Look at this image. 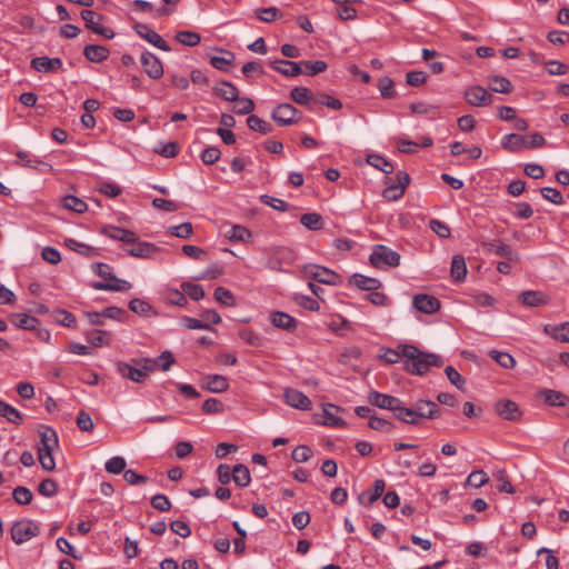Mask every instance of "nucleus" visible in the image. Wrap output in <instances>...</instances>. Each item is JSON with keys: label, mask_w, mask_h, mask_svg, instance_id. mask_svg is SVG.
Instances as JSON below:
<instances>
[{"label": "nucleus", "mask_w": 569, "mask_h": 569, "mask_svg": "<svg viewBox=\"0 0 569 569\" xmlns=\"http://www.w3.org/2000/svg\"><path fill=\"white\" fill-rule=\"evenodd\" d=\"M400 349L402 357L406 358L403 368L411 375L423 376L430 367H441L443 365L441 356L421 351L412 345H401Z\"/></svg>", "instance_id": "f257e3e1"}, {"label": "nucleus", "mask_w": 569, "mask_h": 569, "mask_svg": "<svg viewBox=\"0 0 569 569\" xmlns=\"http://www.w3.org/2000/svg\"><path fill=\"white\" fill-rule=\"evenodd\" d=\"M38 432L40 437L37 448L39 462L44 471H53L56 461L52 452L59 446L58 435L48 426H41Z\"/></svg>", "instance_id": "f03ea898"}, {"label": "nucleus", "mask_w": 569, "mask_h": 569, "mask_svg": "<svg viewBox=\"0 0 569 569\" xmlns=\"http://www.w3.org/2000/svg\"><path fill=\"white\" fill-rule=\"evenodd\" d=\"M545 144L546 139L538 132L530 133L529 136L509 133L506 134L501 140L502 148L511 152H518L522 149L541 148Z\"/></svg>", "instance_id": "7ed1b4c3"}, {"label": "nucleus", "mask_w": 569, "mask_h": 569, "mask_svg": "<svg viewBox=\"0 0 569 569\" xmlns=\"http://www.w3.org/2000/svg\"><path fill=\"white\" fill-rule=\"evenodd\" d=\"M369 261L372 267L378 269L395 268L400 264V254L385 244H376L372 248Z\"/></svg>", "instance_id": "20e7f679"}, {"label": "nucleus", "mask_w": 569, "mask_h": 569, "mask_svg": "<svg viewBox=\"0 0 569 569\" xmlns=\"http://www.w3.org/2000/svg\"><path fill=\"white\" fill-rule=\"evenodd\" d=\"M39 535V525L30 519L16 521L11 527V538L17 545L24 543Z\"/></svg>", "instance_id": "39448f33"}, {"label": "nucleus", "mask_w": 569, "mask_h": 569, "mask_svg": "<svg viewBox=\"0 0 569 569\" xmlns=\"http://www.w3.org/2000/svg\"><path fill=\"white\" fill-rule=\"evenodd\" d=\"M301 118L302 112L290 103H280L271 112V119L282 127L298 123Z\"/></svg>", "instance_id": "423d86ee"}, {"label": "nucleus", "mask_w": 569, "mask_h": 569, "mask_svg": "<svg viewBox=\"0 0 569 569\" xmlns=\"http://www.w3.org/2000/svg\"><path fill=\"white\" fill-rule=\"evenodd\" d=\"M80 16L86 22L87 29L106 39H112L114 37V31L112 29L102 26L104 17L101 13L86 9L81 11Z\"/></svg>", "instance_id": "0eeeda50"}, {"label": "nucleus", "mask_w": 569, "mask_h": 569, "mask_svg": "<svg viewBox=\"0 0 569 569\" xmlns=\"http://www.w3.org/2000/svg\"><path fill=\"white\" fill-rule=\"evenodd\" d=\"M295 252L287 247H278L273 248L270 257L267 260V268L274 270V271H281L282 264L287 263L290 264L295 261Z\"/></svg>", "instance_id": "6e6552de"}, {"label": "nucleus", "mask_w": 569, "mask_h": 569, "mask_svg": "<svg viewBox=\"0 0 569 569\" xmlns=\"http://www.w3.org/2000/svg\"><path fill=\"white\" fill-rule=\"evenodd\" d=\"M397 183H390L382 191V197L389 201L399 200L406 190V187L410 183V177L405 171H399L396 174Z\"/></svg>", "instance_id": "1a4fd4ad"}, {"label": "nucleus", "mask_w": 569, "mask_h": 569, "mask_svg": "<svg viewBox=\"0 0 569 569\" xmlns=\"http://www.w3.org/2000/svg\"><path fill=\"white\" fill-rule=\"evenodd\" d=\"M117 372L124 379L131 380L137 383L146 381V368H140L137 365H131L126 361H117L114 363Z\"/></svg>", "instance_id": "9d476101"}, {"label": "nucleus", "mask_w": 569, "mask_h": 569, "mask_svg": "<svg viewBox=\"0 0 569 569\" xmlns=\"http://www.w3.org/2000/svg\"><path fill=\"white\" fill-rule=\"evenodd\" d=\"M482 249L488 253H495L496 256L502 257L509 261H518L519 253L512 249L511 246L503 243L502 241H482Z\"/></svg>", "instance_id": "9b49d317"}, {"label": "nucleus", "mask_w": 569, "mask_h": 569, "mask_svg": "<svg viewBox=\"0 0 569 569\" xmlns=\"http://www.w3.org/2000/svg\"><path fill=\"white\" fill-rule=\"evenodd\" d=\"M465 99L472 107L490 106L493 101L492 94L481 86L467 88L465 91Z\"/></svg>", "instance_id": "f8f14e48"}, {"label": "nucleus", "mask_w": 569, "mask_h": 569, "mask_svg": "<svg viewBox=\"0 0 569 569\" xmlns=\"http://www.w3.org/2000/svg\"><path fill=\"white\" fill-rule=\"evenodd\" d=\"M141 64L143 67L144 72L151 78V79H160L163 76V66L160 59L149 52L144 51L141 54Z\"/></svg>", "instance_id": "ddd939ff"}, {"label": "nucleus", "mask_w": 569, "mask_h": 569, "mask_svg": "<svg viewBox=\"0 0 569 569\" xmlns=\"http://www.w3.org/2000/svg\"><path fill=\"white\" fill-rule=\"evenodd\" d=\"M130 246L131 247L128 248L126 252L134 258L151 259L160 251V248L154 243L139 241L138 239L134 242H131Z\"/></svg>", "instance_id": "4468645a"}, {"label": "nucleus", "mask_w": 569, "mask_h": 569, "mask_svg": "<svg viewBox=\"0 0 569 569\" xmlns=\"http://www.w3.org/2000/svg\"><path fill=\"white\" fill-rule=\"evenodd\" d=\"M496 413L505 420L517 421L521 417L518 405L510 399H499L495 403Z\"/></svg>", "instance_id": "2eb2a0df"}, {"label": "nucleus", "mask_w": 569, "mask_h": 569, "mask_svg": "<svg viewBox=\"0 0 569 569\" xmlns=\"http://www.w3.org/2000/svg\"><path fill=\"white\" fill-rule=\"evenodd\" d=\"M136 32L146 41L151 43L158 49H161L163 51H170V47L168 43L162 39V37L152 30L148 24L146 23H137L134 26Z\"/></svg>", "instance_id": "dca6fc26"}, {"label": "nucleus", "mask_w": 569, "mask_h": 569, "mask_svg": "<svg viewBox=\"0 0 569 569\" xmlns=\"http://www.w3.org/2000/svg\"><path fill=\"white\" fill-rule=\"evenodd\" d=\"M412 306L422 313L432 315L440 309V301L433 296L419 293L413 297Z\"/></svg>", "instance_id": "f3484780"}, {"label": "nucleus", "mask_w": 569, "mask_h": 569, "mask_svg": "<svg viewBox=\"0 0 569 569\" xmlns=\"http://www.w3.org/2000/svg\"><path fill=\"white\" fill-rule=\"evenodd\" d=\"M287 405L299 410L311 409V400L300 390L287 388L283 392Z\"/></svg>", "instance_id": "a211bd4d"}, {"label": "nucleus", "mask_w": 569, "mask_h": 569, "mask_svg": "<svg viewBox=\"0 0 569 569\" xmlns=\"http://www.w3.org/2000/svg\"><path fill=\"white\" fill-rule=\"evenodd\" d=\"M412 408L419 421L421 419H435L440 416L438 405L431 400L419 399L413 403Z\"/></svg>", "instance_id": "6ab92c4d"}, {"label": "nucleus", "mask_w": 569, "mask_h": 569, "mask_svg": "<svg viewBox=\"0 0 569 569\" xmlns=\"http://www.w3.org/2000/svg\"><path fill=\"white\" fill-rule=\"evenodd\" d=\"M369 402L381 409L391 410L399 409L400 399L390 395L381 393L378 391H371L368 396Z\"/></svg>", "instance_id": "aec40b11"}, {"label": "nucleus", "mask_w": 569, "mask_h": 569, "mask_svg": "<svg viewBox=\"0 0 569 569\" xmlns=\"http://www.w3.org/2000/svg\"><path fill=\"white\" fill-rule=\"evenodd\" d=\"M270 67L284 77L293 78L302 73L301 63L290 60H273Z\"/></svg>", "instance_id": "412c9836"}, {"label": "nucleus", "mask_w": 569, "mask_h": 569, "mask_svg": "<svg viewBox=\"0 0 569 569\" xmlns=\"http://www.w3.org/2000/svg\"><path fill=\"white\" fill-rule=\"evenodd\" d=\"M31 67L39 72H53L62 68L60 58L37 57L31 60Z\"/></svg>", "instance_id": "4be33fe9"}, {"label": "nucleus", "mask_w": 569, "mask_h": 569, "mask_svg": "<svg viewBox=\"0 0 569 569\" xmlns=\"http://www.w3.org/2000/svg\"><path fill=\"white\" fill-rule=\"evenodd\" d=\"M270 321L276 328L292 332L297 329L298 322L290 315L282 311H272L270 313Z\"/></svg>", "instance_id": "5701e85b"}, {"label": "nucleus", "mask_w": 569, "mask_h": 569, "mask_svg": "<svg viewBox=\"0 0 569 569\" xmlns=\"http://www.w3.org/2000/svg\"><path fill=\"white\" fill-rule=\"evenodd\" d=\"M203 389L213 392L221 393L229 389V381L224 376L221 375H208L203 378Z\"/></svg>", "instance_id": "b1692460"}, {"label": "nucleus", "mask_w": 569, "mask_h": 569, "mask_svg": "<svg viewBox=\"0 0 569 569\" xmlns=\"http://www.w3.org/2000/svg\"><path fill=\"white\" fill-rule=\"evenodd\" d=\"M519 301L527 307H541L549 302V298L541 291L526 290L519 295Z\"/></svg>", "instance_id": "393cba45"}, {"label": "nucleus", "mask_w": 569, "mask_h": 569, "mask_svg": "<svg viewBox=\"0 0 569 569\" xmlns=\"http://www.w3.org/2000/svg\"><path fill=\"white\" fill-rule=\"evenodd\" d=\"M385 488H386L385 480H382V479L375 480L373 490L361 492L358 497L359 502L367 507L371 506L373 502H376L382 496Z\"/></svg>", "instance_id": "a878e982"}, {"label": "nucleus", "mask_w": 569, "mask_h": 569, "mask_svg": "<svg viewBox=\"0 0 569 569\" xmlns=\"http://www.w3.org/2000/svg\"><path fill=\"white\" fill-rule=\"evenodd\" d=\"M349 283L363 291H375L381 287L380 280L360 273L352 274Z\"/></svg>", "instance_id": "bb28decb"}, {"label": "nucleus", "mask_w": 569, "mask_h": 569, "mask_svg": "<svg viewBox=\"0 0 569 569\" xmlns=\"http://www.w3.org/2000/svg\"><path fill=\"white\" fill-rule=\"evenodd\" d=\"M102 232L109 238L122 241L126 244H130L137 240V234L133 231L119 227H108L104 228Z\"/></svg>", "instance_id": "cd10ccee"}, {"label": "nucleus", "mask_w": 569, "mask_h": 569, "mask_svg": "<svg viewBox=\"0 0 569 569\" xmlns=\"http://www.w3.org/2000/svg\"><path fill=\"white\" fill-rule=\"evenodd\" d=\"M83 56L91 62H102L108 59L109 50L99 44H87L83 49Z\"/></svg>", "instance_id": "c85d7f7f"}, {"label": "nucleus", "mask_w": 569, "mask_h": 569, "mask_svg": "<svg viewBox=\"0 0 569 569\" xmlns=\"http://www.w3.org/2000/svg\"><path fill=\"white\" fill-rule=\"evenodd\" d=\"M213 93L230 102L238 100L239 97L238 88L229 81H221L220 86L213 88Z\"/></svg>", "instance_id": "c756f323"}, {"label": "nucleus", "mask_w": 569, "mask_h": 569, "mask_svg": "<svg viewBox=\"0 0 569 569\" xmlns=\"http://www.w3.org/2000/svg\"><path fill=\"white\" fill-rule=\"evenodd\" d=\"M543 332L555 340L561 342H569V321L562 322L557 326L546 325L543 327Z\"/></svg>", "instance_id": "7c9ffc66"}, {"label": "nucleus", "mask_w": 569, "mask_h": 569, "mask_svg": "<svg viewBox=\"0 0 569 569\" xmlns=\"http://www.w3.org/2000/svg\"><path fill=\"white\" fill-rule=\"evenodd\" d=\"M488 87L491 91L498 93H510L513 89L510 80L502 76L488 77Z\"/></svg>", "instance_id": "2f4dec72"}, {"label": "nucleus", "mask_w": 569, "mask_h": 569, "mask_svg": "<svg viewBox=\"0 0 569 569\" xmlns=\"http://www.w3.org/2000/svg\"><path fill=\"white\" fill-rule=\"evenodd\" d=\"M10 320L16 327L24 330H34L39 325L36 317L27 313H14L10 317Z\"/></svg>", "instance_id": "473e14b6"}, {"label": "nucleus", "mask_w": 569, "mask_h": 569, "mask_svg": "<svg viewBox=\"0 0 569 569\" xmlns=\"http://www.w3.org/2000/svg\"><path fill=\"white\" fill-rule=\"evenodd\" d=\"M543 400L549 406L563 407L569 402V397L560 391L552 389H545L541 391Z\"/></svg>", "instance_id": "72a5a7b5"}, {"label": "nucleus", "mask_w": 569, "mask_h": 569, "mask_svg": "<svg viewBox=\"0 0 569 569\" xmlns=\"http://www.w3.org/2000/svg\"><path fill=\"white\" fill-rule=\"evenodd\" d=\"M17 157L27 167L36 168V169H38V170H40L42 172L52 170L51 164H49V163H47L44 161H41V160H39L36 157H32L30 153H28L26 151L17 152Z\"/></svg>", "instance_id": "f704fd0d"}, {"label": "nucleus", "mask_w": 569, "mask_h": 569, "mask_svg": "<svg viewBox=\"0 0 569 569\" xmlns=\"http://www.w3.org/2000/svg\"><path fill=\"white\" fill-rule=\"evenodd\" d=\"M128 307L132 312L140 315V316H144V317L157 316V311L153 309V307L150 303H148L147 301L139 299V298L131 299L129 301Z\"/></svg>", "instance_id": "c9c22d12"}, {"label": "nucleus", "mask_w": 569, "mask_h": 569, "mask_svg": "<svg viewBox=\"0 0 569 569\" xmlns=\"http://www.w3.org/2000/svg\"><path fill=\"white\" fill-rule=\"evenodd\" d=\"M247 126L250 130L257 131L261 134H268L273 130V127L270 122L259 118L256 114H250L247 118Z\"/></svg>", "instance_id": "e433bc0d"}, {"label": "nucleus", "mask_w": 569, "mask_h": 569, "mask_svg": "<svg viewBox=\"0 0 569 569\" xmlns=\"http://www.w3.org/2000/svg\"><path fill=\"white\" fill-rule=\"evenodd\" d=\"M450 273L452 279L457 282L465 280L467 274V266L462 256L458 254L452 258Z\"/></svg>", "instance_id": "4c0bfd02"}, {"label": "nucleus", "mask_w": 569, "mask_h": 569, "mask_svg": "<svg viewBox=\"0 0 569 569\" xmlns=\"http://www.w3.org/2000/svg\"><path fill=\"white\" fill-rule=\"evenodd\" d=\"M232 480L239 487H247L251 481L250 471L247 466L238 463L232 469Z\"/></svg>", "instance_id": "58836bf2"}, {"label": "nucleus", "mask_w": 569, "mask_h": 569, "mask_svg": "<svg viewBox=\"0 0 569 569\" xmlns=\"http://www.w3.org/2000/svg\"><path fill=\"white\" fill-rule=\"evenodd\" d=\"M224 52L226 57H211L210 58V64L220 70V71H228L229 68L234 63V53L228 50H221Z\"/></svg>", "instance_id": "ea45409f"}, {"label": "nucleus", "mask_w": 569, "mask_h": 569, "mask_svg": "<svg viewBox=\"0 0 569 569\" xmlns=\"http://www.w3.org/2000/svg\"><path fill=\"white\" fill-rule=\"evenodd\" d=\"M393 416H395V418H397L398 420H400L405 423L415 425V426L419 425V420L416 417L413 408L405 407L402 401H400L399 409H396V411L393 412Z\"/></svg>", "instance_id": "a19ab883"}, {"label": "nucleus", "mask_w": 569, "mask_h": 569, "mask_svg": "<svg viewBox=\"0 0 569 569\" xmlns=\"http://www.w3.org/2000/svg\"><path fill=\"white\" fill-rule=\"evenodd\" d=\"M318 282L323 284L338 286L341 283V277L337 272L326 267L318 266Z\"/></svg>", "instance_id": "79ce46f5"}, {"label": "nucleus", "mask_w": 569, "mask_h": 569, "mask_svg": "<svg viewBox=\"0 0 569 569\" xmlns=\"http://www.w3.org/2000/svg\"><path fill=\"white\" fill-rule=\"evenodd\" d=\"M91 287L96 290L127 291L131 288V283L126 280H117V282L97 281L93 282Z\"/></svg>", "instance_id": "37998d69"}, {"label": "nucleus", "mask_w": 569, "mask_h": 569, "mask_svg": "<svg viewBox=\"0 0 569 569\" xmlns=\"http://www.w3.org/2000/svg\"><path fill=\"white\" fill-rule=\"evenodd\" d=\"M300 223L309 230L316 231L323 227V219L319 213L309 212L300 217Z\"/></svg>", "instance_id": "c03bdc74"}, {"label": "nucleus", "mask_w": 569, "mask_h": 569, "mask_svg": "<svg viewBox=\"0 0 569 569\" xmlns=\"http://www.w3.org/2000/svg\"><path fill=\"white\" fill-rule=\"evenodd\" d=\"M0 416L11 423L20 425L22 421L20 411L2 400H0Z\"/></svg>", "instance_id": "a18cd8bd"}, {"label": "nucleus", "mask_w": 569, "mask_h": 569, "mask_svg": "<svg viewBox=\"0 0 569 569\" xmlns=\"http://www.w3.org/2000/svg\"><path fill=\"white\" fill-rule=\"evenodd\" d=\"M299 63H301L302 73H305L307 76H316L318 73L326 71L328 68L327 62H325L322 60H317V61L303 60V61H299Z\"/></svg>", "instance_id": "49530a36"}, {"label": "nucleus", "mask_w": 569, "mask_h": 569, "mask_svg": "<svg viewBox=\"0 0 569 569\" xmlns=\"http://www.w3.org/2000/svg\"><path fill=\"white\" fill-rule=\"evenodd\" d=\"M489 357L505 369H512L516 366L515 358L508 352L490 350Z\"/></svg>", "instance_id": "de8ad7c7"}, {"label": "nucleus", "mask_w": 569, "mask_h": 569, "mask_svg": "<svg viewBox=\"0 0 569 569\" xmlns=\"http://www.w3.org/2000/svg\"><path fill=\"white\" fill-rule=\"evenodd\" d=\"M176 40L183 46L196 47L200 43L201 37L198 32L183 30L177 32Z\"/></svg>", "instance_id": "09e8293b"}, {"label": "nucleus", "mask_w": 569, "mask_h": 569, "mask_svg": "<svg viewBox=\"0 0 569 569\" xmlns=\"http://www.w3.org/2000/svg\"><path fill=\"white\" fill-rule=\"evenodd\" d=\"M290 98L298 104L307 106L312 99V93L306 87H296L290 91Z\"/></svg>", "instance_id": "8fccbe9b"}, {"label": "nucleus", "mask_w": 569, "mask_h": 569, "mask_svg": "<svg viewBox=\"0 0 569 569\" xmlns=\"http://www.w3.org/2000/svg\"><path fill=\"white\" fill-rule=\"evenodd\" d=\"M367 162L387 174L392 173L395 169L393 166L386 158L379 154H369L367 158Z\"/></svg>", "instance_id": "3c124183"}, {"label": "nucleus", "mask_w": 569, "mask_h": 569, "mask_svg": "<svg viewBox=\"0 0 569 569\" xmlns=\"http://www.w3.org/2000/svg\"><path fill=\"white\" fill-rule=\"evenodd\" d=\"M168 233L180 239H189L193 233V228L190 222H183L178 226H170Z\"/></svg>", "instance_id": "603ef678"}, {"label": "nucleus", "mask_w": 569, "mask_h": 569, "mask_svg": "<svg viewBox=\"0 0 569 569\" xmlns=\"http://www.w3.org/2000/svg\"><path fill=\"white\" fill-rule=\"evenodd\" d=\"M332 410H339V407L335 406V405H331V403H327L325 407H323V417H325V425L327 426H331V427H340V426H343L345 425V421L337 417Z\"/></svg>", "instance_id": "864d4df0"}, {"label": "nucleus", "mask_w": 569, "mask_h": 569, "mask_svg": "<svg viewBox=\"0 0 569 569\" xmlns=\"http://www.w3.org/2000/svg\"><path fill=\"white\" fill-rule=\"evenodd\" d=\"M182 291L194 301H199L204 297V289L202 286L184 281L181 283Z\"/></svg>", "instance_id": "5fc2aeb1"}, {"label": "nucleus", "mask_w": 569, "mask_h": 569, "mask_svg": "<svg viewBox=\"0 0 569 569\" xmlns=\"http://www.w3.org/2000/svg\"><path fill=\"white\" fill-rule=\"evenodd\" d=\"M62 203L66 209L77 213H82L87 210V203L76 196H66Z\"/></svg>", "instance_id": "6e6d98bb"}, {"label": "nucleus", "mask_w": 569, "mask_h": 569, "mask_svg": "<svg viewBox=\"0 0 569 569\" xmlns=\"http://www.w3.org/2000/svg\"><path fill=\"white\" fill-rule=\"evenodd\" d=\"M92 270L107 282H117L120 280L112 273V268L103 262H96L92 264Z\"/></svg>", "instance_id": "4d7b16f0"}, {"label": "nucleus", "mask_w": 569, "mask_h": 569, "mask_svg": "<svg viewBox=\"0 0 569 569\" xmlns=\"http://www.w3.org/2000/svg\"><path fill=\"white\" fill-rule=\"evenodd\" d=\"M227 237L231 241L247 242L251 238V233L247 228L239 224H234L227 233Z\"/></svg>", "instance_id": "13d9d810"}, {"label": "nucleus", "mask_w": 569, "mask_h": 569, "mask_svg": "<svg viewBox=\"0 0 569 569\" xmlns=\"http://www.w3.org/2000/svg\"><path fill=\"white\" fill-rule=\"evenodd\" d=\"M127 462L123 457L116 456L110 458L106 465L104 468L109 473L112 475H119L121 472H124Z\"/></svg>", "instance_id": "bf43d9fd"}, {"label": "nucleus", "mask_w": 569, "mask_h": 569, "mask_svg": "<svg viewBox=\"0 0 569 569\" xmlns=\"http://www.w3.org/2000/svg\"><path fill=\"white\" fill-rule=\"evenodd\" d=\"M254 12L259 20L268 23L273 22L279 16H281L280 10L276 7L258 8Z\"/></svg>", "instance_id": "052dcab7"}, {"label": "nucleus", "mask_w": 569, "mask_h": 569, "mask_svg": "<svg viewBox=\"0 0 569 569\" xmlns=\"http://www.w3.org/2000/svg\"><path fill=\"white\" fill-rule=\"evenodd\" d=\"M12 498L19 505H29L32 501L33 495L27 487L19 486L13 489Z\"/></svg>", "instance_id": "680f3d73"}, {"label": "nucleus", "mask_w": 569, "mask_h": 569, "mask_svg": "<svg viewBox=\"0 0 569 569\" xmlns=\"http://www.w3.org/2000/svg\"><path fill=\"white\" fill-rule=\"evenodd\" d=\"M64 244L76 251V252H79L81 254H84V256H88V257H91L96 253V249L90 247V246H87L84 243H81V242H78L77 240L74 239H71V238H67L64 240Z\"/></svg>", "instance_id": "e2e57ef3"}, {"label": "nucleus", "mask_w": 569, "mask_h": 569, "mask_svg": "<svg viewBox=\"0 0 569 569\" xmlns=\"http://www.w3.org/2000/svg\"><path fill=\"white\" fill-rule=\"evenodd\" d=\"M206 415H218L224 411V405L217 398L207 399L201 407Z\"/></svg>", "instance_id": "0e129e2a"}, {"label": "nucleus", "mask_w": 569, "mask_h": 569, "mask_svg": "<svg viewBox=\"0 0 569 569\" xmlns=\"http://www.w3.org/2000/svg\"><path fill=\"white\" fill-rule=\"evenodd\" d=\"M368 426L381 432H391L393 430V423L391 421L377 417L376 415L368 421Z\"/></svg>", "instance_id": "69168bd1"}, {"label": "nucleus", "mask_w": 569, "mask_h": 569, "mask_svg": "<svg viewBox=\"0 0 569 569\" xmlns=\"http://www.w3.org/2000/svg\"><path fill=\"white\" fill-rule=\"evenodd\" d=\"M153 151L166 158H173L178 154L179 144L174 141L160 143L159 147L154 148Z\"/></svg>", "instance_id": "338daca9"}, {"label": "nucleus", "mask_w": 569, "mask_h": 569, "mask_svg": "<svg viewBox=\"0 0 569 569\" xmlns=\"http://www.w3.org/2000/svg\"><path fill=\"white\" fill-rule=\"evenodd\" d=\"M38 492L48 498L53 497L58 492V485L53 479L47 478L39 483Z\"/></svg>", "instance_id": "774afa93"}]
</instances>
